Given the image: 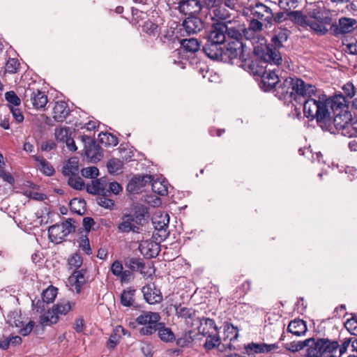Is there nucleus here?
I'll use <instances>...</instances> for the list:
<instances>
[{
    "instance_id": "f257e3e1",
    "label": "nucleus",
    "mask_w": 357,
    "mask_h": 357,
    "mask_svg": "<svg viewBox=\"0 0 357 357\" xmlns=\"http://www.w3.org/2000/svg\"><path fill=\"white\" fill-rule=\"evenodd\" d=\"M280 93L295 100L303 99L304 115L309 119H316L317 123L322 128L329 126L331 117L329 112L330 101L324 94H317L316 87L310 84H305L301 79L287 77L279 86Z\"/></svg>"
},
{
    "instance_id": "f03ea898",
    "label": "nucleus",
    "mask_w": 357,
    "mask_h": 357,
    "mask_svg": "<svg viewBox=\"0 0 357 357\" xmlns=\"http://www.w3.org/2000/svg\"><path fill=\"white\" fill-rule=\"evenodd\" d=\"M288 37V31L282 29L273 36L272 45H267L264 38H258L257 42H259V45H255L254 53L261 60L260 63H268L271 65L279 66L282 62V56L278 47H282L283 43L287 40Z\"/></svg>"
},
{
    "instance_id": "7ed1b4c3",
    "label": "nucleus",
    "mask_w": 357,
    "mask_h": 357,
    "mask_svg": "<svg viewBox=\"0 0 357 357\" xmlns=\"http://www.w3.org/2000/svg\"><path fill=\"white\" fill-rule=\"evenodd\" d=\"M241 66L250 73L261 77V87L266 91L274 88L279 82V77L275 73V69L266 70V66L264 67L257 61L245 60Z\"/></svg>"
},
{
    "instance_id": "20e7f679",
    "label": "nucleus",
    "mask_w": 357,
    "mask_h": 357,
    "mask_svg": "<svg viewBox=\"0 0 357 357\" xmlns=\"http://www.w3.org/2000/svg\"><path fill=\"white\" fill-rule=\"evenodd\" d=\"M161 317L158 312L143 311L134 321L129 324L130 327L135 328L137 325L142 326L139 330L141 335H151L154 334L158 326H160Z\"/></svg>"
},
{
    "instance_id": "39448f33",
    "label": "nucleus",
    "mask_w": 357,
    "mask_h": 357,
    "mask_svg": "<svg viewBox=\"0 0 357 357\" xmlns=\"http://www.w3.org/2000/svg\"><path fill=\"white\" fill-rule=\"evenodd\" d=\"M339 343L328 339L320 338L307 349L305 357H327L337 355Z\"/></svg>"
},
{
    "instance_id": "423d86ee",
    "label": "nucleus",
    "mask_w": 357,
    "mask_h": 357,
    "mask_svg": "<svg viewBox=\"0 0 357 357\" xmlns=\"http://www.w3.org/2000/svg\"><path fill=\"white\" fill-rule=\"evenodd\" d=\"M335 129L343 136L353 137L357 135V130L352 122L351 114L348 112H342L333 119Z\"/></svg>"
},
{
    "instance_id": "0eeeda50",
    "label": "nucleus",
    "mask_w": 357,
    "mask_h": 357,
    "mask_svg": "<svg viewBox=\"0 0 357 357\" xmlns=\"http://www.w3.org/2000/svg\"><path fill=\"white\" fill-rule=\"evenodd\" d=\"M169 217L167 213L157 212L152 218V223L155 228L153 237L155 240L162 241L169 236L167 231Z\"/></svg>"
},
{
    "instance_id": "6e6552de",
    "label": "nucleus",
    "mask_w": 357,
    "mask_h": 357,
    "mask_svg": "<svg viewBox=\"0 0 357 357\" xmlns=\"http://www.w3.org/2000/svg\"><path fill=\"white\" fill-rule=\"evenodd\" d=\"M75 231V227L71 222L66 220L61 224H56L50 227L48 229L50 241L55 243H59L71 232Z\"/></svg>"
},
{
    "instance_id": "1a4fd4ad",
    "label": "nucleus",
    "mask_w": 357,
    "mask_h": 357,
    "mask_svg": "<svg viewBox=\"0 0 357 357\" xmlns=\"http://www.w3.org/2000/svg\"><path fill=\"white\" fill-rule=\"evenodd\" d=\"M252 17L264 22L265 26L268 27L272 24L273 13L271 8L266 5L257 3L250 7Z\"/></svg>"
},
{
    "instance_id": "9d476101",
    "label": "nucleus",
    "mask_w": 357,
    "mask_h": 357,
    "mask_svg": "<svg viewBox=\"0 0 357 357\" xmlns=\"http://www.w3.org/2000/svg\"><path fill=\"white\" fill-rule=\"evenodd\" d=\"M24 101L36 109L43 108L47 102V97L38 89L28 88L24 91Z\"/></svg>"
},
{
    "instance_id": "9b49d317",
    "label": "nucleus",
    "mask_w": 357,
    "mask_h": 357,
    "mask_svg": "<svg viewBox=\"0 0 357 357\" xmlns=\"http://www.w3.org/2000/svg\"><path fill=\"white\" fill-rule=\"evenodd\" d=\"M226 36L230 38V40H241L244 36V25L242 24L238 17L234 16L231 21H228L227 24Z\"/></svg>"
},
{
    "instance_id": "f8f14e48",
    "label": "nucleus",
    "mask_w": 357,
    "mask_h": 357,
    "mask_svg": "<svg viewBox=\"0 0 357 357\" xmlns=\"http://www.w3.org/2000/svg\"><path fill=\"white\" fill-rule=\"evenodd\" d=\"M307 10L310 17L309 19H314L326 24H331L332 19L330 16V13L324 6L311 4Z\"/></svg>"
},
{
    "instance_id": "ddd939ff",
    "label": "nucleus",
    "mask_w": 357,
    "mask_h": 357,
    "mask_svg": "<svg viewBox=\"0 0 357 357\" xmlns=\"http://www.w3.org/2000/svg\"><path fill=\"white\" fill-rule=\"evenodd\" d=\"M126 266L132 271H139L144 277L151 276L154 271L151 267H149L146 271L145 264L143 260L137 257H128L124 259Z\"/></svg>"
},
{
    "instance_id": "4468645a",
    "label": "nucleus",
    "mask_w": 357,
    "mask_h": 357,
    "mask_svg": "<svg viewBox=\"0 0 357 357\" xmlns=\"http://www.w3.org/2000/svg\"><path fill=\"white\" fill-rule=\"evenodd\" d=\"M243 52V44L241 40H230L223 51V56H227L231 61L234 59L242 61Z\"/></svg>"
},
{
    "instance_id": "2eb2a0df",
    "label": "nucleus",
    "mask_w": 357,
    "mask_h": 357,
    "mask_svg": "<svg viewBox=\"0 0 357 357\" xmlns=\"http://www.w3.org/2000/svg\"><path fill=\"white\" fill-rule=\"evenodd\" d=\"M142 291L145 301L151 305L159 303L162 301V296L160 290L156 288L153 283H150L144 286Z\"/></svg>"
},
{
    "instance_id": "dca6fc26",
    "label": "nucleus",
    "mask_w": 357,
    "mask_h": 357,
    "mask_svg": "<svg viewBox=\"0 0 357 357\" xmlns=\"http://www.w3.org/2000/svg\"><path fill=\"white\" fill-rule=\"evenodd\" d=\"M356 20L349 17L339 19L338 24H332L331 30L335 36H339L352 31Z\"/></svg>"
},
{
    "instance_id": "f3484780",
    "label": "nucleus",
    "mask_w": 357,
    "mask_h": 357,
    "mask_svg": "<svg viewBox=\"0 0 357 357\" xmlns=\"http://www.w3.org/2000/svg\"><path fill=\"white\" fill-rule=\"evenodd\" d=\"M265 26L264 22L252 17L249 21L248 27L244 26V37L247 40H257L259 33L263 30Z\"/></svg>"
},
{
    "instance_id": "a211bd4d",
    "label": "nucleus",
    "mask_w": 357,
    "mask_h": 357,
    "mask_svg": "<svg viewBox=\"0 0 357 357\" xmlns=\"http://www.w3.org/2000/svg\"><path fill=\"white\" fill-rule=\"evenodd\" d=\"M278 346L275 344H268L265 343L251 342L245 345V354L248 356H254L255 354L268 353L276 349Z\"/></svg>"
},
{
    "instance_id": "6ab92c4d",
    "label": "nucleus",
    "mask_w": 357,
    "mask_h": 357,
    "mask_svg": "<svg viewBox=\"0 0 357 357\" xmlns=\"http://www.w3.org/2000/svg\"><path fill=\"white\" fill-rule=\"evenodd\" d=\"M8 322L12 326H15L17 328H20V333L26 336L29 335L35 325V322L33 321H29L25 326H24L23 322L20 321V317L18 316L17 312H12L8 316Z\"/></svg>"
},
{
    "instance_id": "aec40b11",
    "label": "nucleus",
    "mask_w": 357,
    "mask_h": 357,
    "mask_svg": "<svg viewBox=\"0 0 357 357\" xmlns=\"http://www.w3.org/2000/svg\"><path fill=\"white\" fill-rule=\"evenodd\" d=\"M85 273L84 269L75 271L68 278V283L72 291L80 293L82 286L86 282Z\"/></svg>"
},
{
    "instance_id": "412c9836",
    "label": "nucleus",
    "mask_w": 357,
    "mask_h": 357,
    "mask_svg": "<svg viewBox=\"0 0 357 357\" xmlns=\"http://www.w3.org/2000/svg\"><path fill=\"white\" fill-rule=\"evenodd\" d=\"M227 26L222 23H215L208 36V40L216 44H222L226 40Z\"/></svg>"
},
{
    "instance_id": "4be33fe9",
    "label": "nucleus",
    "mask_w": 357,
    "mask_h": 357,
    "mask_svg": "<svg viewBox=\"0 0 357 357\" xmlns=\"http://www.w3.org/2000/svg\"><path fill=\"white\" fill-rule=\"evenodd\" d=\"M139 250L142 255L147 258L156 257L160 252L158 243L151 240L142 241L139 245Z\"/></svg>"
},
{
    "instance_id": "5701e85b",
    "label": "nucleus",
    "mask_w": 357,
    "mask_h": 357,
    "mask_svg": "<svg viewBox=\"0 0 357 357\" xmlns=\"http://www.w3.org/2000/svg\"><path fill=\"white\" fill-rule=\"evenodd\" d=\"M179 10L184 15H192L199 13L202 9V3L199 0H188L179 1Z\"/></svg>"
},
{
    "instance_id": "b1692460",
    "label": "nucleus",
    "mask_w": 357,
    "mask_h": 357,
    "mask_svg": "<svg viewBox=\"0 0 357 357\" xmlns=\"http://www.w3.org/2000/svg\"><path fill=\"white\" fill-rule=\"evenodd\" d=\"M183 26L188 34L196 33L204 28L202 20L197 17L191 15L183 21Z\"/></svg>"
},
{
    "instance_id": "393cba45",
    "label": "nucleus",
    "mask_w": 357,
    "mask_h": 357,
    "mask_svg": "<svg viewBox=\"0 0 357 357\" xmlns=\"http://www.w3.org/2000/svg\"><path fill=\"white\" fill-rule=\"evenodd\" d=\"M220 45L221 44H216L207 40L203 50L208 58L214 60L222 59L223 50Z\"/></svg>"
},
{
    "instance_id": "a878e982",
    "label": "nucleus",
    "mask_w": 357,
    "mask_h": 357,
    "mask_svg": "<svg viewBox=\"0 0 357 357\" xmlns=\"http://www.w3.org/2000/svg\"><path fill=\"white\" fill-rule=\"evenodd\" d=\"M118 229L123 233H128L130 231L138 233L139 228L135 223L133 215L126 214L122 217L121 222L118 225Z\"/></svg>"
},
{
    "instance_id": "bb28decb",
    "label": "nucleus",
    "mask_w": 357,
    "mask_h": 357,
    "mask_svg": "<svg viewBox=\"0 0 357 357\" xmlns=\"http://www.w3.org/2000/svg\"><path fill=\"white\" fill-rule=\"evenodd\" d=\"M144 180L146 182L147 181L152 182L151 187L152 190L161 196H165L167 195L168 192V187H167V181L165 179H155L153 180L152 176H146L144 177Z\"/></svg>"
},
{
    "instance_id": "cd10ccee",
    "label": "nucleus",
    "mask_w": 357,
    "mask_h": 357,
    "mask_svg": "<svg viewBox=\"0 0 357 357\" xmlns=\"http://www.w3.org/2000/svg\"><path fill=\"white\" fill-rule=\"evenodd\" d=\"M238 337V330L237 327H235L231 324H225L224 326V332H223V341L227 342L229 341L227 346L229 349V350L234 349V347L231 344V342L236 341Z\"/></svg>"
},
{
    "instance_id": "c85d7f7f",
    "label": "nucleus",
    "mask_w": 357,
    "mask_h": 357,
    "mask_svg": "<svg viewBox=\"0 0 357 357\" xmlns=\"http://www.w3.org/2000/svg\"><path fill=\"white\" fill-rule=\"evenodd\" d=\"M70 109L66 102L58 101L53 108V118L56 121L62 122L68 116Z\"/></svg>"
},
{
    "instance_id": "c756f323",
    "label": "nucleus",
    "mask_w": 357,
    "mask_h": 357,
    "mask_svg": "<svg viewBox=\"0 0 357 357\" xmlns=\"http://www.w3.org/2000/svg\"><path fill=\"white\" fill-rule=\"evenodd\" d=\"M213 17L217 20H220L218 23L227 24L228 21H231V14L229 10L220 3L214 10H213Z\"/></svg>"
},
{
    "instance_id": "7c9ffc66",
    "label": "nucleus",
    "mask_w": 357,
    "mask_h": 357,
    "mask_svg": "<svg viewBox=\"0 0 357 357\" xmlns=\"http://www.w3.org/2000/svg\"><path fill=\"white\" fill-rule=\"evenodd\" d=\"M63 174L66 176H77L79 173V160L77 158H70L63 165Z\"/></svg>"
},
{
    "instance_id": "2f4dec72",
    "label": "nucleus",
    "mask_w": 357,
    "mask_h": 357,
    "mask_svg": "<svg viewBox=\"0 0 357 357\" xmlns=\"http://www.w3.org/2000/svg\"><path fill=\"white\" fill-rule=\"evenodd\" d=\"M32 158L37 162V168L46 176H52L54 173L52 165L41 156L33 155Z\"/></svg>"
},
{
    "instance_id": "473e14b6",
    "label": "nucleus",
    "mask_w": 357,
    "mask_h": 357,
    "mask_svg": "<svg viewBox=\"0 0 357 357\" xmlns=\"http://www.w3.org/2000/svg\"><path fill=\"white\" fill-rule=\"evenodd\" d=\"M287 331L296 335L301 336L305 335L307 331L305 323L301 319L290 321L287 327Z\"/></svg>"
},
{
    "instance_id": "72a5a7b5",
    "label": "nucleus",
    "mask_w": 357,
    "mask_h": 357,
    "mask_svg": "<svg viewBox=\"0 0 357 357\" xmlns=\"http://www.w3.org/2000/svg\"><path fill=\"white\" fill-rule=\"evenodd\" d=\"M331 24H326L323 22L307 18L304 25L309 26L312 30L319 35H324L328 32L327 26Z\"/></svg>"
},
{
    "instance_id": "f704fd0d",
    "label": "nucleus",
    "mask_w": 357,
    "mask_h": 357,
    "mask_svg": "<svg viewBox=\"0 0 357 357\" xmlns=\"http://www.w3.org/2000/svg\"><path fill=\"white\" fill-rule=\"evenodd\" d=\"M58 320V316L52 307L40 317L39 323L43 326H47L57 323Z\"/></svg>"
},
{
    "instance_id": "c9c22d12",
    "label": "nucleus",
    "mask_w": 357,
    "mask_h": 357,
    "mask_svg": "<svg viewBox=\"0 0 357 357\" xmlns=\"http://www.w3.org/2000/svg\"><path fill=\"white\" fill-rule=\"evenodd\" d=\"M135 289L132 287H128L124 289L121 295V303L126 307H130L134 303Z\"/></svg>"
},
{
    "instance_id": "e433bc0d",
    "label": "nucleus",
    "mask_w": 357,
    "mask_h": 357,
    "mask_svg": "<svg viewBox=\"0 0 357 357\" xmlns=\"http://www.w3.org/2000/svg\"><path fill=\"white\" fill-rule=\"evenodd\" d=\"M181 45L185 51L190 53H195L200 48L199 43L195 38L183 39Z\"/></svg>"
},
{
    "instance_id": "4c0bfd02",
    "label": "nucleus",
    "mask_w": 357,
    "mask_h": 357,
    "mask_svg": "<svg viewBox=\"0 0 357 357\" xmlns=\"http://www.w3.org/2000/svg\"><path fill=\"white\" fill-rule=\"evenodd\" d=\"M86 189L91 194L102 195L106 194L105 185L100 180L93 181L91 184L87 185Z\"/></svg>"
},
{
    "instance_id": "58836bf2",
    "label": "nucleus",
    "mask_w": 357,
    "mask_h": 357,
    "mask_svg": "<svg viewBox=\"0 0 357 357\" xmlns=\"http://www.w3.org/2000/svg\"><path fill=\"white\" fill-rule=\"evenodd\" d=\"M52 307L59 317V315H66L72 309V305L68 301L62 300Z\"/></svg>"
},
{
    "instance_id": "ea45409f",
    "label": "nucleus",
    "mask_w": 357,
    "mask_h": 357,
    "mask_svg": "<svg viewBox=\"0 0 357 357\" xmlns=\"http://www.w3.org/2000/svg\"><path fill=\"white\" fill-rule=\"evenodd\" d=\"M124 328L121 326H116L114 329L107 342L109 348H114L117 345L121 337V333H124Z\"/></svg>"
},
{
    "instance_id": "a19ab883",
    "label": "nucleus",
    "mask_w": 357,
    "mask_h": 357,
    "mask_svg": "<svg viewBox=\"0 0 357 357\" xmlns=\"http://www.w3.org/2000/svg\"><path fill=\"white\" fill-rule=\"evenodd\" d=\"M159 337L164 342H172L174 340V335L170 328L164 326V324L160 322V326H158L157 329Z\"/></svg>"
},
{
    "instance_id": "79ce46f5",
    "label": "nucleus",
    "mask_w": 357,
    "mask_h": 357,
    "mask_svg": "<svg viewBox=\"0 0 357 357\" xmlns=\"http://www.w3.org/2000/svg\"><path fill=\"white\" fill-rule=\"evenodd\" d=\"M98 141L105 146H116L118 144V139L113 135L102 132L98 135Z\"/></svg>"
},
{
    "instance_id": "37998d69",
    "label": "nucleus",
    "mask_w": 357,
    "mask_h": 357,
    "mask_svg": "<svg viewBox=\"0 0 357 357\" xmlns=\"http://www.w3.org/2000/svg\"><path fill=\"white\" fill-rule=\"evenodd\" d=\"M194 340V332L188 331L185 332L179 338L177 339L176 344L179 347H185L190 344Z\"/></svg>"
},
{
    "instance_id": "c03bdc74",
    "label": "nucleus",
    "mask_w": 357,
    "mask_h": 357,
    "mask_svg": "<svg viewBox=\"0 0 357 357\" xmlns=\"http://www.w3.org/2000/svg\"><path fill=\"white\" fill-rule=\"evenodd\" d=\"M107 167L110 174H118L121 172L123 162L119 159L112 158L108 161Z\"/></svg>"
},
{
    "instance_id": "a18cd8bd",
    "label": "nucleus",
    "mask_w": 357,
    "mask_h": 357,
    "mask_svg": "<svg viewBox=\"0 0 357 357\" xmlns=\"http://www.w3.org/2000/svg\"><path fill=\"white\" fill-rule=\"evenodd\" d=\"M57 295V288L50 286L42 293V298L46 302V304L52 303Z\"/></svg>"
},
{
    "instance_id": "49530a36",
    "label": "nucleus",
    "mask_w": 357,
    "mask_h": 357,
    "mask_svg": "<svg viewBox=\"0 0 357 357\" xmlns=\"http://www.w3.org/2000/svg\"><path fill=\"white\" fill-rule=\"evenodd\" d=\"M142 30L146 33L153 36H158L161 32L158 25L151 21L144 22Z\"/></svg>"
},
{
    "instance_id": "de8ad7c7",
    "label": "nucleus",
    "mask_w": 357,
    "mask_h": 357,
    "mask_svg": "<svg viewBox=\"0 0 357 357\" xmlns=\"http://www.w3.org/2000/svg\"><path fill=\"white\" fill-rule=\"evenodd\" d=\"M220 344V340L217 334H209L206 336L204 348L206 350H211Z\"/></svg>"
},
{
    "instance_id": "09e8293b",
    "label": "nucleus",
    "mask_w": 357,
    "mask_h": 357,
    "mask_svg": "<svg viewBox=\"0 0 357 357\" xmlns=\"http://www.w3.org/2000/svg\"><path fill=\"white\" fill-rule=\"evenodd\" d=\"M147 210L144 207H140L135 210L133 215L134 222L136 225H142L146 221Z\"/></svg>"
},
{
    "instance_id": "8fccbe9b",
    "label": "nucleus",
    "mask_w": 357,
    "mask_h": 357,
    "mask_svg": "<svg viewBox=\"0 0 357 357\" xmlns=\"http://www.w3.org/2000/svg\"><path fill=\"white\" fill-rule=\"evenodd\" d=\"M176 312L178 317L184 319H192L195 314L194 310L183 307L181 305L176 307Z\"/></svg>"
},
{
    "instance_id": "3c124183",
    "label": "nucleus",
    "mask_w": 357,
    "mask_h": 357,
    "mask_svg": "<svg viewBox=\"0 0 357 357\" xmlns=\"http://www.w3.org/2000/svg\"><path fill=\"white\" fill-rule=\"evenodd\" d=\"M5 98L8 103L10 109H11V107H17L21 103L20 98L13 91L6 92L5 93Z\"/></svg>"
},
{
    "instance_id": "603ef678",
    "label": "nucleus",
    "mask_w": 357,
    "mask_h": 357,
    "mask_svg": "<svg viewBox=\"0 0 357 357\" xmlns=\"http://www.w3.org/2000/svg\"><path fill=\"white\" fill-rule=\"evenodd\" d=\"M55 137L58 141L65 142L70 137V130L69 128H59L55 130Z\"/></svg>"
},
{
    "instance_id": "864d4df0",
    "label": "nucleus",
    "mask_w": 357,
    "mask_h": 357,
    "mask_svg": "<svg viewBox=\"0 0 357 357\" xmlns=\"http://www.w3.org/2000/svg\"><path fill=\"white\" fill-rule=\"evenodd\" d=\"M344 327L350 334L357 335V318L353 317L347 319L344 323Z\"/></svg>"
},
{
    "instance_id": "5fc2aeb1",
    "label": "nucleus",
    "mask_w": 357,
    "mask_h": 357,
    "mask_svg": "<svg viewBox=\"0 0 357 357\" xmlns=\"http://www.w3.org/2000/svg\"><path fill=\"white\" fill-rule=\"evenodd\" d=\"M68 183L70 186L76 190H82L84 187L83 180L77 176H69Z\"/></svg>"
},
{
    "instance_id": "6e6d98bb",
    "label": "nucleus",
    "mask_w": 357,
    "mask_h": 357,
    "mask_svg": "<svg viewBox=\"0 0 357 357\" xmlns=\"http://www.w3.org/2000/svg\"><path fill=\"white\" fill-rule=\"evenodd\" d=\"M79 245L80 249L86 255L91 254V248L89 243V240L86 235H82L79 240Z\"/></svg>"
},
{
    "instance_id": "4d7b16f0",
    "label": "nucleus",
    "mask_w": 357,
    "mask_h": 357,
    "mask_svg": "<svg viewBox=\"0 0 357 357\" xmlns=\"http://www.w3.org/2000/svg\"><path fill=\"white\" fill-rule=\"evenodd\" d=\"M86 155L88 158H90L91 160H100L102 158V154L99 151V147L96 145H93L92 147L87 149L86 151Z\"/></svg>"
},
{
    "instance_id": "13d9d810",
    "label": "nucleus",
    "mask_w": 357,
    "mask_h": 357,
    "mask_svg": "<svg viewBox=\"0 0 357 357\" xmlns=\"http://www.w3.org/2000/svg\"><path fill=\"white\" fill-rule=\"evenodd\" d=\"M288 17L301 25H304L305 20L307 19V17L303 16L302 13L298 10L289 11Z\"/></svg>"
},
{
    "instance_id": "bf43d9fd",
    "label": "nucleus",
    "mask_w": 357,
    "mask_h": 357,
    "mask_svg": "<svg viewBox=\"0 0 357 357\" xmlns=\"http://www.w3.org/2000/svg\"><path fill=\"white\" fill-rule=\"evenodd\" d=\"M175 38H177V36L172 29H166L161 32L160 40L163 43L174 41Z\"/></svg>"
},
{
    "instance_id": "052dcab7",
    "label": "nucleus",
    "mask_w": 357,
    "mask_h": 357,
    "mask_svg": "<svg viewBox=\"0 0 357 357\" xmlns=\"http://www.w3.org/2000/svg\"><path fill=\"white\" fill-rule=\"evenodd\" d=\"M82 175L85 178H95L99 174V170L96 167H89L84 168L81 171Z\"/></svg>"
},
{
    "instance_id": "680f3d73",
    "label": "nucleus",
    "mask_w": 357,
    "mask_h": 357,
    "mask_svg": "<svg viewBox=\"0 0 357 357\" xmlns=\"http://www.w3.org/2000/svg\"><path fill=\"white\" fill-rule=\"evenodd\" d=\"M123 271V266L121 261L115 260L111 264L110 271L116 278H119L120 276V275L121 274Z\"/></svg>"
},
{
    "instance_id": "e2e57ef3",
    "label": "nucleus",
    "mask_w": 357,
    "mask_h": 357,
    "mask_svg": "<svg viewBox=\"0 0 357 357\" xmlns=\"http://www.w3.org/2000/svg\"><path fill=\"white\" fill-rule=\"evenodd\" d=\"M279 5L281 8L288 11L293 8H296L298 6V1L297 0H280Z\"/></svg>"
},
{
    "instance_id": "0e129e2a",
    "label": "nucleus",
    "mask_w": 357,
    "mask_h": 357,
    "mask_svg": "<svg viewBox=\"0 0 357 357\" xmlns=\"http://www.w3.org/2000/svg\"><path fill=\"white\" fill-rule=\"evenodd\" d=\"M20 63L15 59H10L6 63V70L9 73H15L19 68Z\"/></svg>"
},
{
    "instance_id": "69168bd1",
    "label": "nucleus",
    "mask_w": 357,
    "mask_h": 357,
    "mask_svg": "<svg viewBox=\"0 0 357 357\" xmlns=\"http://www.w3.org/2000/svg\"><path fill=\"white\" fill-rule=\"evenodd\" d=\"M68 264L71 268H77L82 264V258L80 255L75 254L68 260Z\"/></svg>"
},
{
    "instance_id": "338daca9",
    "label": "nucleus",
    "mask_w": 357,
    "mask_h": 357,
    "mask_svg": "<svg viewBox=\"0 0 357 357\" xmlns=\"http://www.w3.org/2000/svg\"><path fill=\"white\" fill-rule=\"evenodd\" d=\"M98 204L105 208L112 209L114 205L112 199H108L105 196L100 197L98 199Z\"/></svg>"
},
{
    "instance_id": "774afa93",
    "label": "nucleus",
    "mask_w": 357,
    "mask_h": 357,
    "mask_svg": "<svg viewBox=\"0 0 357 357\" xmlns=\"http://www.w3.org/2000/svg\"><path fill=\"white\" fill-rule=\"evenodd\" d=\"M132 271L129 270H123L118 278L120 280L121 283H127L130 280L134 279V275L132 274Z\"/></svg>"
}]
</instances>
